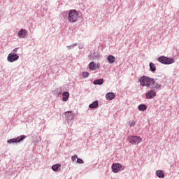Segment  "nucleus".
Returning <instances> with one entry per match:
<instances>
[{"instance_id":"nucleus-1","label":"nucleus","mask_w":179,"mask_h":179,"mask_svg":"<svg viewBox=\"0 0 179 179\" xmlns=\"http://www.w3.org/2000/svg\"><path fill=\"white\" fill-rule=\"evenodd\" d=\"M139 81L141 86H146V87H151L155 85V80L146 76L141 77Z\"/></svg>"},{"instance_id":"nucleus-2","label":"nucleus","mask_w":179,"mask_h":179,"mask_svg":"<svg viewBox=\"0 0 179 179\" xmlns=\"http://www.w3.org/2000/svg\"><path fill=\"white\" fill-rule=\"evenodd\" d=\"M79 13L76 10H71L69 13L68 20L70 23H75L78 21Z\"/></svg>"},{"instance_id":"nucleus-3","label":"nucleus","mask_w":179,"mask_h":179,"mask_svg":"<svg viewBox=\"0 0 179 179\" xmlns=\"http://www.w3.org/2000/svg\"><path fill=\"white\" fill-rule=\"evenodd\" d=\"M157 61L161 64H164V65H170L171 64H174V59L173 58H169L164 56H161L157 58Z\"/></svg>"},{"instance_id":"nucleus-4","label":"nucleus","mask_w":179,"mask_h":179,"mask_svg":"<svg viewBox=\"0 0 179 179\" xmlns=\"http://www.w3.org/2000/svg\"><path fill=\"white\" fill-rule=\"evenodd\" d=\"M128 139L129 143H131V145H138V143H141V142H142V138L136 136H130Z\"/></svg>"},{"instance_id":"nucleus-5","label":"nucleus","mask_w":179,"mask_h":179,"mask_svg":"<svg viewBox=\"0 0 179 179\" xmlns=\"http://www.w3.org/2000/svg\"><path fill=\"white\" fill-rule=\"evenodd\" d=\"M7 59L8 62H15V61H17V59H19V56L14 53H10Z\"/></svg>"},{"instance_id":"nucleus-6","label":"nucleus","mask_w":179,"mask_h":179,"mask_svg":"<svg viewBox=\"0 0 179 179\" xmlns=\"http://www.w3.org/2000/svg\"><path fill=\"white\" fill-rule=\"evenodd\" d=\"M24 139H26V136H21L19 137H17L15 138L10 139L8 141V143H15L17 142H21V141H23Z\"/></svg>"},{"instance_id":"nucleus-7","label":"nucleus","mask_w":179,"mask_h":179,"mask_svg":"<svg viewBox=\"0 0 179 179\" xmlns=\"http://www.w3.org/2000/svg\"><path fill=\"white\" fill-rule=\"evenodd\" d=\"M90 71H96V69H100V64H96L94 62H92L89 64Z\"/></svg>"},{"instance_id":"nucleus-8","label":"nucleus","mask_w":179,"mask_h":179,"mask_svg":"<svg viewBox=\"0 0 179 179\" xmlns=\"http://www.w3.org/2000/svg\"><path fill=\"white\" fill-rule=\"evenodd\" d=\"M122 165L121 164H113L112 165V170L113 173H118L121 170Z\"/></svg>"},{"instance_id":"nucleus-9","label":"nucleus","mask_w":179,"mask_h":179,"mask_svg":"<svg viewBox=\"0 0 179 179\" xmlns=\"http://www.w3.org/2000/svg\"><path fill=\"white\" fill-rule=\"evenodd\" d=\"M26 36H27V31L26 29H20L18 32V37H20V38H24Z\"/></svg>"},{"instance_id":"nucleus-10","label":"nucleus","mask_w":179,"mask_h":179,"mask_svg":"<svg viewBox=\"0 0 179 179\" xmlns=\"http://www.w3.org/2000/svg\"><path fill=\"white\" fill-rule=\"evenodd\" d=\"M155 96H156V92L153 90H150L146 94V98L148 99H153V97H155Z\"/></svg>"},{"instance_id":"nucleus-11","label":"nucleus","mask_w":179,"mask_h":179,"mask_svg":"<svg viewBox=\"0 0 179 179\" xmlns=\"http://www.w3.org/2000/svg\"><path fill=\"white\" fill-rule=\"evenodd\" d=\"M106 100H113L115 99V95L113 92H108L106 94Z\"/></svg>"},{"instance_id":"nucleus-12","label":"nucleus","mask_w":179,"mask_h":179,"mask_svg":"<svg viewBox=\"0 0 179 179\" xmlns=\"http://www.w3.org/2000/svg\"><path fill=\"white\" fill-rule=\"evenodd\" d=\"M68 99H69V92H64L62 94V101H66Z\"/></svg>"},{"instance_id":"nucleus-13","label":"nucleus","mask_w":179,"mask_h":179,"mask_svg":"<svg viewBox=\"0 0 179 179\" xmlns=\"http://www.w3.org/2000/svg\"><path fill=\"white\" fill-rule=\"evenodd\" d=\"M52 170H53V171H59V170H61V164H55L52 166Z\"/></svg>"},{"instance_id":"nucleus-14","label":"nucleus","mask_w":179,"mask_h":179,"mask_svg":"<svg viewBox=\"0 0 179 179\" xmlns=\"http://www.w3.org/2000/svg\"><path fill=\"white\" fill-rule=\"evenodd\" d=\"M156 176H157L159 178H164V173L162 170L157 171Z\"/></svg>"},{"instance_id":"nucleus-15","label":"nucleus","mask_w":179,"mask_h":179,"mask_svg":"<svg viewBox=\"0 0 179 179\" xmlns=\"http://www.w3.org/2000/svg\"><path fill=\"white\" fill-rule=\"evenodd\" d=\"M107 59L110 64H114L115 62V57L113 55H109Z\"/></svg>"},{"instance_id":"nucleus-16","label":"nucleus","mask_w":179,"mask_h":179,"mask_svg":"<svg viewBox=\"0 0 179 179\" xmlns=\"http://www.w3.org/2000/svg\"><path fill=\"white\" fill-rule=\"evenodd\" d=\"M89 107H90V108H96L99 107V101H95L92 103L90 104Z\"/></svg>"},{"instance_id":"nucleus-17","label":"nucleus","mask_w":179,"mask_h":179,"mask_svg":"<svg viewBox=\"0 0 179 179\" xmlns=\"http://www.w3.org/2000/svg\"><path fill=\"white\" fill-rule=\"evenodd\" d=\"M104 80L103 78L98 79L94 81V85H103Z\"/></svg>"},{"instance_id":"nucleus-18","label":"nucleus","mask_w":179,"mask_h":179,"mask_svg":"<svg viewBox=\"0 0 179 179\" xmlns=\"http://www.w3.org/2000/svg\"><path fill=\"white\" fill-rule=\"evenodd\" d=\"M64 115H66L67 118H73V113H72V111H68L64 113Z\"/></svg>"},{"instance_id":"nucleus-19","label":"nucleus","mask_w":179,"mask_h":179,"mask_svg":"<svg viewBox=\"0 0 179 179\" xmlns=\"http://www.w3.org/2000/svg\"><path fill=\"white\" fill-rule=\"evenodd\" d=\"M150 69L152 72L156 71V66L153 63L150 64Z\"/></svg>"},{"instance_id":"nucleus-20","label":"nucleus","mask_w":179,"mask_h":179,"mask_svg":"<svg viewBox=\"0 0 179 179\" xmlns=\"http://www.w3.org/2000/svg\"><path fill=\"white\" fill-rule=\"evenodd\" d=\"M148 107H146V105H140L138 106V110L139 111H145Z\"/></svg>"},{"instance_id":"nucleus-21","label":"nucleus","mask_w":179,"mask_h":179,"mask_svg":"<svg viewBox=\"0 0 179 179\" xmlns=\"http://www.w3.org/2000/svg\"><path fill=\"white\" fill-rule=\"evenodd\" d=\"M155 89H161L162 85H160V84H157L155 82V84H152Z\"/></svg>"},{"instance_id":"nucleus-22","label":"nucleus","mask_w":179,"mask_h":179,"mask_svg":"<svg viewBox=\"0 0 179 179\" xmlns=\"http://www.w3.org/2000/svg\"><path fill=\"white\" fill-rule=\"evenodd\" d=\"M136 124V122L134 120L129 122V127H134Z\"/></svg>"},{"instance_id":"nucleus-23","label":"nucleus","mask_w":179,"mask_h":179,"mask_svg":"<svg viewBox=\"0 0 179 179\" xmlns=\"http://www.w3.org/2000/svg\"><path fill=\"white\" fill-rule=\"evenodd\" d=\"M83 78H88L89 77V72H83L82 73Z\"/></svg>"},{"instance_id":"nucleus-24","label":"nucleus","mask_w":179,"mask_h":179,"mask_svg":"<svg viewBox=\"0 0 179 179\" xmlns=\"http://www.w3.org/2000/svg\"><path fill=\"white\" fill-rule=\"evenodd\" d=\"M77 163H78V164H83V160H82V159H77Z\"/></svg>"},{"instance_id":"nucleus-25","label":"nucleus","mask_w":179,"mask_h":179,"mask_svg":"<svg viewBox=\"0 0 179 179\" xmlns=\"http://www.w3.org/2000/svg\"><path fill=\"white\" fill-rule=\"evenodd\" d=\"M76 159H78V157H77L76 155L73 156V157H71V160H72L73 162H76Z\"/></svg>"},{"instance_id":"nucleus-26","label":"nucleus","mask_w":179,"mask_h":179,"mask_svg":"<svg viewBox=\"0 0 179 179\" xmlns=\"http://www.w3.org/2000/svg\"><path fill=\"white\" fill-rule=\"evenodd\" d=\"M17 52V48H15L13 50V52Z\"/></svg>"}]
</instances>
